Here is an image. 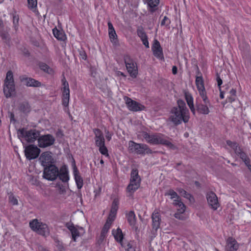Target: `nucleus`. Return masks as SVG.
Returning <instances> with one entry per match:
<instances>
[{
    "instance_id": "nucleus-14",
    "label": "nucleus",
    "mask_w": 251,
    "mask_h": 251,
    "mask_svg": "<svg viewBox=\"0 0 251 251\" xmlns=\"http://www.w3.org/2000/svg\"><path fill=\"white\" fill-rule=\"evenodd\" d=\"M124 99L126 100V103L130 111H138L144 110L146 108L145 106L139 102L132 100L131 99L125 97Z\"/></svg>"
},
{
    "instance_id": "nucleus-15",
    "label": "nucleus",
    "mask_w": 251,
    "mask_h": 251,
    "mask_svg": "<svg viewBox=\"0 0 251 251\" xmlns=\"http://www.w3.org/2000/svg\"><path fill=\"white\" fill-rule=\"evenodd\" d=\"M207 202L209 206L214 210H216L219 206L218 198L213 192H208L206 195Z\"/></svg>"
},
{
    "instance_id": "nucleus-43",
    "label": "nucleus",
    "mask_w": 251,
    "mask_h": 251,
    "mask_svg": "<svg viewBox=\"0 0 251 251\" xmlns=\"http://www.w3.org/2000/svg\"><path fill=\"white\" fill-rule=\"evenodd\" d=\"M19 17L18 15H13V26L16 30L18 28Z\"/></svg>"
},
{
    "instance_id": "nucleus-52",
    "label": "nucleus",
    "mask_w": 251,
    "mask_h": 251,
    "mask_svg": "<svg viewBox=\"0 0 251 251\" xmlns=\"http://www.w3.org/2000/svg\"><path fill=\"white\" fill-rule=\"evenodd\" d=\"M142 41L143 42V44L145 45V46L146 48H149V42L148 40V38L142 40Z\"/></svg>"
},
{
    "instance_id": "nucleus-48",
    "label": "nucleus",
    "mask_w": 251,
    "mask_h": 251,
    "mask_svg": "<svg viewBox=\"0 0 251 251\" xmlns=\"http://www.w3.org/2000/svg\"><path fill=\"white\" fill-rule=\"evenodd\" d=\"M216 80L217 81L218 86L219 87V89H221V86L223 83V81H222V79L220 78V75H219V74L218 73H217V74H216Z\"/></svg>"
},
{
    "instance_id": "nucleus-19",
    "label": "nucleus",
    "mask_w": 251,
    "mask_h": 251,
    "mask_svg": "<svg viewBox=\"0 0 251 251\" xmlns=\"http://www.w3.org/2000/svg\"><path fill=\"white\" fill-rule=\"evenodd\" d=\"M211 103L209 102V103L201 102H197L196 103V110L200 114L207 115L209 112V107L211 106Z\"/></svg>"
},
{
    "instance_id": "nucleus-23",
    "label": "nucleus",
    "mask_w": 251,
    "mask_h": 251,
    "mask_svg": "<svg viewBox=\"0 0 251 251\" xmlns=\"http://www.w3.org/2000/svg\"><path fill=\"white\" fill-rule=\"evenodd\" d=\"M66 227H67L69 230L71 231L72 239L74 241H76V238L79 237V232L78 229L74 226V225L71 222L66 223L65 224Z\"/></svg>"
},
{
    "instance_id": "nucleus-59",
    "label": "nucleus",
    "mask_w": 251,
    "mask_h": 251,
    "mask_svg": "<svg viewBox=\"0 0 251 251\" xmlns=\"http://www.w3.org/2000/svg\"><path fill=\"white\" fill-rule=\"evenodd\" d=\"M220 90V97L221 99H223L224 98V93H225V91H223L222 90V89H219Z\"/></svg>"
},
{
    "instance_id": "nucleus-5",
    "label": "nucleus",
    "mask_w": 251,
    "mask_h": 251,
    "mask_svg": "<svg viewBox=\"0 0 251 251\" xmlns=\"http://www.w3.org/2000/svg\"><path fill=\"white\" fill-rule=\"evenodd\" d=\"M128 150L130 152H135L138 154L152 153V151L148 145L144 144L136 143L133 141L128 143Z\"/></svg>"
},
{
    "instance_id": "nucleus-62",
    "label": "nucleus",
    "mask_w": 251,
    "mask_h": 251,
    "mask_svg": "<svg viewBox=\"0 0 251 251\" xmlns=\"http://www.w3.org/2000/svg\"><path fill=\"white\" fill-rule=\"evenodd\" d=\"M118 74H120L121 75H123V76H125V75H124V73H122V72H119Z\"/></svg>"
},
{
    "instance_id": "nucleus-9",
    "label": "nucleus",
    "mask_w": 251,
    "mask_h": 251,
    "mask_svg": "<svg viewBox=\"0 0 251 251\" xmlns=\"http://www.w3.org/2000/svg\"><path fill=\"white\" fill-rule=\"evenodd\" d=\"M126 69L133 78H136L138 75L137 64L128 55H125L124 57Z\"/></svg>"
},
{
    "instance_id": "nucleus-36",
    "label": "nucleus",
    "mask_w": 251,
    "mask_h": 251,
    "mask_svg": "<svg viewBox=\"0 0 251 251\" xmlns=\"http://www.w3.org/2000/svg\"><path fill=\"white\" fill-rule=\"evenodd\" d=\"M113 221V219H112L111 218H108V219L106 220V223H105L101 233H102V234H106L107 232H108L109 229L110 228V227L111 226V225Z\"/></svg>"
},
{
    "instance_id": "nucleus-20",
    "label": "nucleus",
    "mask_w": 251,
    "mask_h": 251,
    "mask_svg": "<svg viewBox=\"0 0 251 251\" xmlns=\"http://www.w3.org/2000/svg\"><path fill=\"white\" fill-rule=\"evenodd\" d=\"M20 80L22 82H25V85L28 87H40L41 83L31 77H25L24 76L20 77Z\"/></svg>"
},
{
    "instance_id": "nucleus-22",
    "label": "nucleus",
    "mask_w": 251,
    "mask_h": 251,
    "mask_svg": "<svg viewBox=\"0 0 251 251\" xmlns=\"http://www.w3.org/2000/svg\"><path fill=\"white\" fill-rule=\"evenodd\" d=\"M73 173L75 176V179L77 185L78 189H81L83 186V179L81 176L79 175L78 170L76 167L75 162L74 161L73 163Z\"/></svg>"
},
{
    "instance_id": "nucleus-46",
    "label": "nucleus",
    "mask_w": 251,
    "mask_h": 251,
    "mask_svg": "<svg viewBox=\"0 0 251 251\" xmlns=\"http://www.w3.org/2000/svg\"><path fill=\"white\" fill-rule=\"evenodd\" d=\"M109 36L112 42H116L117 40V34L115 30L109 31Z\"/></svg>"
},
{
    "instance_id": "nucleus-2",
    "label": "nucleus",
    "mask_w": 251,
    "mask_h": 251,
    "mask_svg": "<svg viewBox=\"0 0 251 251\" xmlns=\"http://www.w3.org/2000/svg\"><path fill=\"white\" fill-rule=\"evenodd\" d=\"M143 136L146 141L150 144L153 145L162 144L173 150L176 149V146L174 144L162 138V136L160 134H150L147 132H144Z\"/></svg>"
},
{
    "instance_id": "nucleus-30",
    "label": "nucleus",
    "mask_w": 251,
    "mask_h": 251,
    "mask_svg": "<svg viewBox=\"0 0 251 251\" xmlns=\"http://www.w3.org/2000/svg\"><path fill=\"white\" fill-rule=\"evenodd\" d=\"M174 205L178 207L177 211L180 213H183L186 209V206L181 201L180 199L179 200H174L173 202Z\"/></svg>"
},
{
    "instance_id": "nucleus-25",
    "label": "nucleus",
    "mask_w": 251,
    "mask_h": 251,
    "mask_svg": "<svg viewBox=\"0 0 251 251\" xmlns=\"http://www.w3.org/2000/svg\"><path fill=\"white\" fill-rule=\"evenodd\" d=\"M59 179L63 182H68L69 179L68 171L65 166L62 167L60 171L58 170V176Z\"/></svg>"
},
{
    "instance_id": "nucleus-26",
    "label": "nucleus",
    "mask_w": 251,
    "mask_h": 251,
    "mask_svg": "<svg viewBox=\"0 0 251 251\" xmlns=\"http://www.w3.org/2000/svg\"><path fill=\"white\" fill-rule=\"evenodd\" d=\"M0 36L2 41L9 47L10 46L11 37L8 31L4 30L3 27L0 28Z\"/></svg>"
},
{
    "instance_id": "nucleus-61",
    "label": "nucleus",
    "mask_w": 251,
    "mask_h": 251,
    "mask_svg": "<svg viewBox=\"0 0 251 251\" xmlns=\"http://www.w3.org/2000/svg\"><path fill=\"white\" fill-rule=\"evenodd\" d=\"M105 235L106 234H102V233H101L99 240H100L101 242H102L104 239V238L105 237Z\"/></svg>"
},
{
    "instance_id": "nucleus-11",
    "label": "nucleus",
    "mask_w": 251,
    "mask_h": 251,
    "mask_svg": "<svg viewBox=\"0 0 251 251\" xmlns=\"http://www.w3.org/2000/svg\"><path fill=\"white\" fill-rule=\"evenodd\" d=\"M55 140V138L51 134L42 135L38 138V146L40 148L50 147L54 143Z\"/></svg>"
},
{
    "instance_id": "nucleus-44",
    "label": "nucleus",
    "mask_w": 251,
    "mask_h": 251,
    "mask_svg": "<svg viewBox=\"0 0 251 251\" xmlns=\"http://www.w3.org/2000/svg\"><path fill=\"white\" fill-rule=\"evenodd\" d=\"M99 151L103 155H104L106 156H109L108 153V150L107 148L105 147V144L102 145L101 146H99Z\"/></svg>"
},
{
    "instance_id": "nucleus-32",
    "label": "nucleus",
    "mask_w": 251,
    "mask_h": 251,
    "mask_svg": "<svg viewBox=\"0 0 251 251\" xmlns=\"http://www.w3.org/2000/svg\"><path fill=\"white\" fill-rule=\"evenodd\" d=\"M146 1L150 8L151 12L152 13L156 10V7L159 4L160 0H146Z\"/></svg>"
},
{
    "instance_id": "nucleus-51",
    "label": "nucleus",
    "mask_w": 251,
    "mask_h": 251,
    "mask_svg": "<svg viewBox=\"0 0 251 251\" xmlns=\"http://www.w3.org/2000/svg\"><path fill=\"white\" fill-rule=\"evenodd\" d=\"M79 54L81 56L82 59L86 60L87 58L86 54L84 50H79Z\"/></svg>"
},
{
    "instance_id": "nucleus-50",
    "label": "nucleus",
    "mask_w": 251,
    "mask_h": 251,
    "mask_svg": "<svg viewBox=\"0 0 251 251\" xmlns=\"http://www.w3.org/2000/svg\"><path fill=\"white\" fill-rule=\"evenodd\" d=\"M8 116L11 122H14L15 123L16 122V120L14 118V114L13 112H11L10 111L8 112Z\"/></svg>"
},
{
    "instance_id": "nucleus-58",
    "label": "nucleus",
    "mask_w": 251,
    "mask_h": 251,
    "mask_svg": "<svg viewBox=\"0 0 251 251\" xmlns=\"http://www.w3.org/2000/svg\"><path fill=\"white\" fill-rule=\"evenodd\" d=\"M168 18L167 17V16H165L164 17V19L162 20V21H161V25L162 26V25H165V23H166V20H168Z\"/></svg>"
},
{
    "instance_id": "nucleus-60",
    "label": "nucleus",
    "mask_w": 251,
    "mask_h": 251,
    "mask_svg": "<svg viewBox=\"0 0 251 251\" xmlns=\"http://www.w3.org/2000/svg\"><path fill=\"white\" fill-rule=\"evenodd\" d=\"M106 138L108 141H110L111 139V134L109 133V131L106 132Z\"/></svg>"
},
{
    "instance_id": "nucleus-10",
    "label": "nucleus",
    "mask_w": 251,
    "mask_h": 251,
    "mask_svg": "<svg viewBox=\"0 0 251 251\" xmlns=\"http://www.w3.org/2000/svg\"><path fill=\"white\" fill-rule=\"evenodd\" d=\"M41 150L34 145H29L26 146L25 150V154L26 158L31 160L37 158L40 153Z\"/></svg>"
},
{
    "instance_id": "nucleus-16",
    "label": "nucleus",
    "mask_w": 251,
    "mask_h": 251,
    "mask_svg": "<svg viewBox=\"0 0 251 251\" xmlns=\"http://www.w3.org/2000/svg\"><path fill=\"white\" fill-rule=\"evenodd\" d=\"M152 50L153 55L155 56L160 59H164L162 49L160 46L159 42L156 39H155L153 41Z\"/></svg>"
},
{
    "instance_id": "nucleus-33",
    "label": "nucleus",
    "mask_w": 251,
    "mask_h": 251,
    "mask_svg": "<svg viewBox=\"0 0 251 251\" xmlns=\"http://www.w3.org/2000/svg\"><path fill=\"white\" fill-rule=\"evenodd\" d=\"M112 234L117 242L120 243L122 242L124 236L121 228H118L115 231L113 230Z\"/></svg>"
},
{
    "instance_id": "nucleus-29",
    "label": "nucleus",
    "mask_w": 251,
    "mask_h": 251,
    "mask_svg": "<svg viewBox=\"0 0 251 251\" xmlns=\"http://www.w3.org/2000/svg\"><path fill=\"white\" fill-rule=\"evenodd\" d=\"M19 109L21 112L26 114L30 111L31 107L27 102L24 101L19 104Z\"/></svg>"
},
{
    "instance_id": "nucleus-63",
    "label": "nucleus",
    "mask_w": 251,
    "mask_h": 251,
    "mask_svg": "<svg viewBox=\"0 0 251 251\" xmlns=\"http://www.w3.org/2000/svg\"><path fill=\"white\" fill-rule=\"evenodd\" d=\"M181 164V163H177L176 164V168L177 169V167L178 166L180 165Z\"/></svg>"
},
{
    "instance_id": "nucleus-47",
    "label": "nucleus",
    "mask_w": 251,
    "mask_h": 251,
    "mask_svg": "<svg viewBox=\"0 0 251 251\" xmlns=\"http://www.w3.org/2000/svg\"><path fill=\"white\" fill-rule=\"evenodd\" d=\"M9 201L13 205H18V201L17 199L13 195H11L9 197Z\"/></svg>"
},
{
    "instance_id": "nucleus-31",
    "label": "nucleus",
    "mask_w": 251,
    "mask_h": 251,
    "mask_svg": "<svg viewBox=\"0 0 251 251\" xmlns=\"http://www.w3.org/2000/svg\"><path fill=\"white\" fill-rule=\"evenodd\" d=\"M54 37L59 40L64 41L66 37L65 34L62 31L58 30L56 27L52 29Z\"/></svg>"
},
{
    "instance_id": "nucleus-34",
    "label": "nucleus",
    "mask_w": 251,
    "mask_h": 251,
    "mask_svg": "<svg viewBox=\"0 0 251 251\" xmlns=\"http://www.w3.org/2000/svg\"><path fill=\"white\" fill-rule=\"evenodd\" d=\"M127 219L128 223L131 226H134L136 223V216L133 211L129 212L127 215Z\"/></svg>"
},
{
    "instance_id": "nucleus-39",
    "label": "nucleus",
    "mask_w": 251,
    "mask_h": 251,
    "mask_svg": "<svg viewBox=\"0 0 251 251\" xmlns=\"http://www.w3.org/2000/svg\"><path fill=\"white\" fill-rule=\"evenodd\" d=\"M137 33L138 36L141 38V40L148 38L147 35L144 30L143 27H141L138 28L137 30Z\"/></svg>"
},
{
    "instance_id": "nucleus-54",
    "label": "nucleus",
    "mask_w": 251,
    "mask_h": 251,
    "mask_svg": "<svg viewBox=\"0 0 251 251\" xmlns=\"http://www.w3.org/2000/svg\"><path fill=\"white\" fill-rule=\"evenodd\" d=\"M229 93L230 94V96L236 97V91L235 89H231L230 90Z\"/></svg>"
},
{
    "instance_id": "nucleus-8",
    "label": "nucleus",
    "mask_w": 251,
    "mask_h": 251,
    "mask_svg": "<svg viewBox=\"0 0 251 251\" xmlns=\"http://www.w3.org/2000/svg\"><path fill=\"white\" fill-rule=\"evenodd\" d=\"M58 176V168L54 165L44 168L43 177L48 180L53 181Z\"/></svg>"
},
{
    "instance_id": "nucleus-40",
    "label": "nucleus",
    "mask_w": 251,
    "mask_h": 251,
    "mask_svg": "<svg viewBox=\"0 0 251 251\" xmlns=\"http://www.w3.org/2000/svg\"><path fill=\"white\" fill-rule=\"evenodd\" d=\"M39 67L42 70L48 74H51L52 72V69L44 63H40L39 64Z\"/></svg>"
},
{
    "instance_id": "nucleus-35",
    "label": "nucleus",
    "mask_w": 251,
    "mask_h": 251,
    "mask_svg": "<svg viewBox=\"0 0 251 251\" xmlns=\"http://www.w3.org/2000/svg\"><path fill=\"white\" fill-rule=\"evenodd\" d=\"M178 191L181 196H183L186 199L189 200L190 202H194L195 201L194 197L190 194L188 193L183 189L180 188L178 190Z\"/></svg>"
},
{
    "instance_id": "nucleus-18",
    "label": "nucleus",
    "mask_w": 251,
    "mask_h": 251,
    "mask_svg": "<svg viewBox=\"0 0 251 251\" xmlns=\"http://www.w3.org/2000/svg\"><path fill=\"white\" fill-rule=\"evenodd\" d=\"M151 219L152 228L156 231L160 227L161 221V215L158 212L154 211L152 214Z\"/></svg>"
},
{
    "instance_id": "nucleus-41",
    "label": "nucleus",
    "mask_w": 251,
    "mask_h": 251,
    "mask_svg": "<svg viewBox=\"0 0 251 251\" xmlns=\"http://www.w3.org/2000/svg\"><path fill=\"white\" fill-rule=\"evenodd\" d=\"M165 195L171 196V199L176 198V200H179V199H180L179 196L177 195V194L172 189L169 190L168 192L165 193Z\"/></svg>"
},
{
    "instance_id": "nucleus-27",
    "label": "nucleus",
    "mask_w": 251,
    "mask_h": 251,
    "mask_svg": "<svg viewBox=\"0 0 251 251\" xmlns=\"http://www.w3.org/2000/svg\"><path fill=\"white\" fill-rule=\"evenodd\" d=\"M235 154L238 155L242 160L244 162H248L247 161L250 160V158L248 157L246 153L243 151V150L240 148H238L235 149V151L234 152Z\"/></svg>"
},
{
    "instance_id": "nucleus-28",
    "label": "nucleus",
    "mask_w": 251,
    "mask_h": 251,
    "mask_svg": "<svg viewBox=\"0 0 251 251\" xmlns=\"http://www.w3.org/2000/svg\"><path fill=\"white\" fill-rule=\"evenodd\" d=\"M185 99L193 115L196 114V109L193 104V99L190 94L185 93Z\"/></svg>"
},
{
    "instance_id": "nucleus-49",
    "label": "nucleus",
    "mask_w": 251,
    "mask_h": 251,
    "mask_svg": "<svg viewBox=\"0 0 251 251\" xmlns=\"http://www.w3.org/2000/svg\"><path fill=\"white\" fill-rule=\"evenodd\" d=\"M182 213H180L178 211L177 213H176L174 214V216L176 218L180 220H184V217L181 215Z\"/></svg>"
},
{
    "instance_id": "nucleus-12",
    "label": "nucleus",
    "mask_w": 251,
    "mask_h": 251,
    "mask_svg": "<svg viewBox=\"0 0 251 251\" xmlns=\"http://www.w3.org/2000/svg\"><path fill=\"white\" fill-rule=\"evenodd\" d=\"M51 154V152L45 151L43 152L40 155L39 160L41 162V165L43 166L44 168L49 165L54 164L55 163V160Z\"/></svg>"
},
{
    "instance_id": "nucleus-24",
    "label": "nucleus",
    "mask_w": 251,
    "mask_h": 251,
    "mask_svg": "<svg viewBox=\"0 0 251 251\" xmlns=\"http://www.w3.org/2000/svg\"><path fill=\"white\" fill-rule=\"evenodd\" d=\"M119 203V201L118 199H114L111 205L110 213L109 214V216L108 218H111L112 219H113V221L115 219L116 217V215L117 213V211L118 209V205Z\"/></svg>"
},
{
    "instance_id": "nucleus-6",
    "label": "nucleus",
    "mask_w": 251,
    "mask_h": 251,
    "mask_svg": "<svg viewBox=\"0 0 251 251\" xmlns=\"http://www.w3.org/2000/svg\"><path fill=\"white\" fill-rule=\"evenodd\" d=\"M29 226L32 230L38 234L43 236L49 235V229L47 225L39 222L37 219H34L29 223Z\"/></svg>"
},
{
    "instance_id": "nucleus-1",
    "label": "nucleus",
    "mask_w": 251,
    "mask_h": 251,
    "mask_svg": "<svg viewBox=\"0 0 251 251\" xmlns=\"http://www.w3.org/2000/svg\"><path fill=\"white\" fill-rule=\"evenodd\" d=\"M177 106L174 107L171 110L172 115L170 117L171 121L176 125H178L183 121L185 123H187L189 119V111L186 106V104L182 100L177 101Z\"/></svg>"
},
{
    "instance_id": "nucleus-13",
    "label": "nucleus",
    "mask_w": 251,
    "mask_h": 251,
    "mask_svg": "<svg viewBox=\"0 0 251 251\" xmlns=\"http://www.w3.org/2000/svg\"><path fill=\"white\" fill-rule=\"evenodd\" d=\"M62 85L63 86L62 89V105L67 107L69 105L70 100V89L68 82L64 77L62 79Z\"/></svg>"
},
{
    "instance_id": "nucleus-4",
    "label": "nucleus",
    "mask_w": 251,
    "mask_h": 251,
    "mask_svg": "<svg viewBox=\"0 0 251 251\" xmlns=\"http://www.w3.org/2000/svg\"><path fill=\"white\" fill-rule=\"evenodd\" d=\"M141 179L136 169H132L131 172L130 183L127 187V191L131 194L134 193L140 186Z\"/></svg>"
},
{
    "instance_id": "nucleus-17",
    "label": "nucleus",
    "mask_w": 251,
    "mask_h": 251,
    "mask_svg": "<svg viewBox=\"0 0 251 251\" xmlns=\"http://www.w3.org/2000/svg\"><path fill=\"white\" fill-rule=\"evenodd\" d=\"M239 248V244L236 240L231 237H229L226 240V251H236Z\"/></svg>"
},
{
    "instance_id": "nucleus-57",
    "label": "nucleus",
    "mask_w": 251,
    "mask_h": 251,
    "mask_svg": "<svg viewBox=\"0 0 251 251\" xmlns=\"http://www.w3.org/2000/svg\"><path fill=\"white\" fill-rule=\"evenodd\" d=\"M177 73V68L176 66H173L172 68V73L174 75H176Z\"/></svg>"
},
{
    "instance_id": "nucleus-21",
    "label": "nucleus",
    "mask_w": 251,
    "mask_h": 251,
    "mask_svg": "<svg viewBox=\"0 0 251 251\" xmlns=\"http://www.w3.org/2000/svg\"><path fill=\"white\" fill-rule=\"evenodd\" d=\"M95 134L96 145L98 147L101 146L105 144L104 138L102 133L100 129L97 128L94 130Z\"/></svg>"
},
{
    "instance_id": "nucleus-56",
    "label": "nucleus",
    "mask_w": 251,
    "mask_h": 251,
    "mask_svg": "<svg viewBox=\"0 0 251 251\" xmlns=\"http://www.w3.org/2000/svg\"><path fill=\"white\" fill-rule=\"evenodd\" d=\"M235 98L233 96H230V97H228L227 98V101L229 102H232L233 101L235 100Z\"/></svg>"
},
{
    "instance_id": "nucleus-3",
    "label": "nucleus",
    "mask_w": 251,
    "mask_h": 251,
    "mask_svg": "<svg viewBox=\"0 0 251 251\" xmlns=\"http://www.w3.org/2000/svg\"><path fill=\"white\" fill-rule=\"evenodd\" d=\"M15 90L13 73L8 71L6 73V78L4 80L3 92L7 98L11 97L14 93Z\"/></svg>"
},
{
    "instance_id": "nucleus-55",
    "label": "nucleus",
    "mask_w": 251,
    "mask_h": 251,
    "mask_svg": "<svg viewBox=\"0 0 251 251\" xmlns=\"http://www.w3.org/2000/svg\"><path fill=\"white\" fill-rule=\"evenodd\" d=\"M109 31L115 30L112 23L110 22L108 23Z\"/></svg>"
},
{
    "instance_id": "nucleus-7",
    "label": "nucleus",
    "mask_w": 251,
    "mask_h": 251,
    "mask_svg": "<svg viewBox=\"0 0 251 251\" xmlns=\"http://www.w3.org/2000/svg\"><path fill=\"white\" fill-rule=\"evenodd\" d=\"M20 135L19 137H24L28 143H33L40 136V131L35 129L25 130L24 128L19 130Z\"/></svg>"
},
{
    "instance_id": "nucleus-45",
    "label": "nucleus",
    "mask_w": 251,
    "mask_h": 251,
    "mask_svg": "<svg viewBox=\"0 0 251 251\" xmlns=\"http://www.w3.org/2000/svg\"><path fill=\"white\" fill-rule=\"evenodd\" d=\"M226 144L228 146H230L231 148H232L234 152L235 151V149L236 148H239L238 144L235 142H232L230 140L226 141Z\"/></svg>"
},
{
    "instance_id": "nucleus-38",
    "label": "nucleus",
    "mask_w": 251,
    "mask_h": 251,
    "mask_svg": "<svg viewBox=\"0 0 251 251\" xmlns=\"http://www.w3.org/2000/svg\"><path fill=\"white\" fill-rule=\"evenodd\" d=\"M198 91L199 92V94H200L201 97V98L202 99L203 102L208 104L209 102H210V101L209 100L207 97L206 92L205 91V88H204V89H201L198 90Z\"/></svg>"
},
{
    "instance_id": "nucleus-37",
    "label": "nucleus",
    "mask_w": 251,
    "mask_h": 251,
    "mask_svg": "<svg viewBox=\"0 0 251 251\" xmlns=\"http://www.w3.org/2000/svg\"><path fill=\"white\" fill-rule=\"evenodd\" d=\"M196 84L198 90L204 89V82L203 78L201 76H197L196 78Z\"/></svg>"
},
{
    "instance_id": "nucleus-64",
    "label": "nucleus",
    "mask_w": 251,
    "mask_h": 251,
    "mask_svg": "<svg viewBox=\"0 0 251 251\" xmlns=\"http://www.w3.org/2000/svg\"><path fill=\"white\" fill-rule=\"evenodd\" d=\"M100 163L101 164H103L104 163L103 160L102 159H101L100 161Z\"/></svg>"
},
{
    "instance_id": "nucleus-42",
    "label": "nucleus",
    "mask_w": 251,
    "mask_h": 251,
    "mask_svg": "<svg viewBox=\"0 0 251 251\" xmlns=\"http://www.w3.org/2000/svg\"><path fill=\"white\" fill-rule=\"evenodd\" d=\"M28 7L31 10L35 9L37 7V0H27Z\"/></svg>"
},
{
    "instance_id": "nucleus-53",
    "label": "nucleus",
    "mask_w": 251,
    "mask_h": 251,
    "mask_svg": "<svg viewBox=\"0 0 251 251\" xmlns=\"http://www.w3.org/2000/svg\"><path fill=\"white\" fill-rule=\"evenodd\" d=\"M142 41L143 42V44L145 45V46L146 48H149V42L148 40V38L142 40Z\"/></svg>"
}]
</instances>
